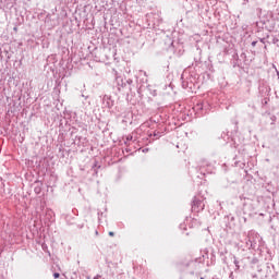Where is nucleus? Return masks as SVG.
Masks as SVG:
<instances>
[{"instance_id": "1", "label": "nucleus", "mask_w": 279, "mask_h": 279, "mask_svg": "<svg viewBox=\"0 0 279 279\" xmlns=\"http://www.w3.org/2000/svg\"><path fill=\"white\" fill-rule=\"evenodd\" d=\"M192 210L194 213H202V210H204V205L202 204V201L194 199L193 205H192Z\"/></svg>"}, {"instance_id": "4", "label": "nucleus", "mask_w": 279, "mask_h": 279, "mask_svg": "<svg viewBox=\"0 0 279 279\" xmlns=\"http://www.w3.org/2000/svg\"><path fill=\"white\" fill-rule=\"evenodd\" d=\"M100 277L99 276H96L94 279H99Z\"/></svg>"}, {"instance_id": "3", "label": "nucleus", "mask_w": 279, "mask_h": 279, "mask_svg": "<svg viewBox=\"0 0 279 279\" xmlns=\"http://www.w3.org/2000/svg\"><path fill=\"white\" fill-rule=\"evenodd\" d=\"M109 236H114V232L110 231Z\"/></svg>"}, {"instance_id": "5", "label": "nucleus", "mask_w": 279, "mask_h": 279, "mask_svg": "<svg viewBox=\"0 0 279 279\" xmlns=\"http://www.w3.org/2000/svg\"><path fill=\"white\" fill-rule=\"evenodd\" d=\"M256 45V43H253V46Z\"/></svg>"}, {"instance_id": "2", "label": "nucleus", "mask_w": 279, "mask_h": 279, "mask_svg": "<svg viewBox=\"0 0 279 279\" xmlns=\"http://www.w3.org/2000/svg\"><path fill=\"white\" fill-rule=\"evenodd\" d=\"M53 278H56V279L60 278V274L59 272H54L53 274Z\"/></svg>"}]
</instances>
